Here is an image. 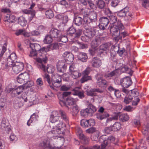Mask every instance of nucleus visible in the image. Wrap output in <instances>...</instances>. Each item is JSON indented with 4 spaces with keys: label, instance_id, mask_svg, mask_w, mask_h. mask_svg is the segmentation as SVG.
<instances>
[{
    "label": "nucleus",
    "instance_id": "53",
    "mask_svg": "<svg viewBox=\"0 0 149 149\" xmlns=\"http://www.w3.org/2000/svg\"><path fill=\"white\" fill-rule=\"evenodd\" d=\"M79 110L78 107L76 105L72 106L71 108V111L74 113V114H77L79 112Z\"/></svg>",
    "mask_w": 149,
    "mask_h": 149
},
{
    "label": "nucleus",
    "instance_id": "38",
    "mask_svg": "<svg viewBox=\"0 0 149 149\" xmlns=\"http://www.w3.org/2000/svg\"><path fill=\"white\" fill-rule=\"evenodd\" d=\"M119 118L123 122L127 121L129 119V117L126 113H123L120 115Z\"/></svg>",
    "mask_w": 149,
    "mask_h": 149
},
{
    "label": "nucleus",
    "instance_id": "62",
    "mask_svg": "<svg viewBox=\"0 0 149 149\" xmlns=\"http://www.w3.org/2000/svg\"><path fill=\"white\" fill-rule=\"evenodd\" d=\"M36 116V113H34L32 115L30 118V119L27 122V125L29 126L30 125L31 123H32L33 120H34V119H33V116Z\"/></svg>",
    "mask_w": 149,
    "mask_h": 149
},
{
    "label": "nucleus",
    "instance_id": "16",
    "mask_svg": "<svg viewBox=\"0 0 149 149\" xmlns=\"http://www.w3.org/2000/svg\"><path fill=\"white\" fill-rule=\"evenodd\" d=\"M60 116L59 113L56 111H53L51 114L50 117V120L53 123L60 122L59 120Z\"/></svg>",
    "mask_w": 149,
    "mask_h": 149
},
{
    "label": "nucleus",
    "instance_id": "8",
    "mask_svg": "<svg viewBox=\"0 0 149 149\" xmlns=\"http://www.w3.org/2000/svg\"><path fill=\"white\" fill-rule=\"evenodd\" d=\"M139 95V92L136 90H131L129 91V95L131 97H134L135 100L133 101L132 103L133 105H136L139 102L140 99L137 97Z\"/></svg>",
    "mask_w": 149,
    "mask_h": 149
},
{
    "label": "nucleus",
    "instance_id": "24",
    "mask_svg": "<svg viewBox=\"0 0 149 149\" xmlns=\"http://www.w3.org/2000/svg\"><path fill=\"white\" fill-rule=\"evenodd\" d=\"M86 31L84 30V35L86 37L91 38L95 35V31L92 29H86Z\"/></svg>",
    "mask_w": 149,
    "mask_h": 149
},
{
    "label": "nucleus",
    "instance_id": "27",
    "mask_svg": "<svg viewBox=\"0 0 149 149\" xmlns=\"http://www.w3.org/2000/svg\"><path fill=\"white\" fill-rule=\"evenodd\" d=\"M63 56L66 58L65 60L70 62H72L74 60V56L71 53L66 52L64 54Z\"/></svg>",
    "mask_w": 149,
    "mask_h": 149
},
{
    "label": "nucleus",
    "instance_id": "46",
    "mask_svg": "<svg viewBox=\"0 0 149 149\" xmlns=\"http://www.w3.org/2000/svg\"><path fill=\"white\" fill-rule=\"evenodd\" d=\"M86 3V5H88L91 9H94L96 8L95 5L91 0L84 1V5Z\"/></svg>",
    "mask_w": 149,
    "mask_h": 149
},
{
    "label": "nucleus",
    "instance_id": "59",
    "mask_svg": "<svg viewBox=\"0 0 149 149\" xmlns=\"http://www.w3.org/2000/svg\"><path fill=\"white\" fill-rule=\"evenodd\" d=\"M142 132L145 135L148 134L149 133V127H144L142 130Z\"/></svg>",
    "mask_w": 149,
    "mask_h": 149
},
{
    "label": "nucleus",
    "instance_id": "28",
    "mask_svg": "<svg viewBox=\"0 0 149 149\" xmlns=\"http://www.w3.org/2000/svg\"><path fill=\"white\" fill-rule=\"evenodd\" d=\"M18 22L21 26H24L26 24L27 21L24 17L21 16L18 18Z\"/></svg>",
    "mask_w": 149,
    "mask_h": 149
},
{
    "label": "nucleus",
    "instance_id": "29",
    "mask_svg": "<svg viewBox=\"0 0 149 149\" xmlns=\"http://www.w3.org/2000/svg\"><path fill=\"white\" fill-rule=\"evenodd\" d=\"M5 17L6 19V21L10 23H15L17 20V18L13 15H8Z\"/></svg>",
    "mask_w": 149,
    "mask_h": 149
},
{
    "label": "nucleus",
    "instance_id": "49",
    "mask_svg": "<svg viewBox=\"0 0 149 149\" xmlns=\"http://www.w3.org/2000/svg\"><path fill=\"white\" fill-rule=\"evenodd\" d=\"M116 73L117 70H114L106 74L104 76L106 78L110 79L111 77L116 74Z\"/></svg>",
    "mask_w": 149,
    "mask_h": 149
},
{
    "label": "nucleus",
    "instance_id": "19",
    "mask_svg": "<svg viewBox=\"0 0 149 149\" xmlns=\"http://www.w3.org/2000/svg\"><path fill=\"white\" fill-rule=\"evenodd\" d=\"M55 77H58V79L56 78V79H54V81H52V86L54 87H58L60 86V84L61 82V76L58 75V74L55 76Z\"/></svg>",
    "mask_w": 149,
    "mask_h": 149
},
{
    "label": "nucleus",
    "instance_id": "26",
    "mask_svg": "<svg viewBox=\"0 0 149 149\" xmlns=\"http://www.w3.org/2000/svg\"><path fill=\"white\" fill-rule=\"evenodd\" d=\"M109 116V114L107 112H104L102 113L96 114V118L100 120H102Z\"/></svg>",
    "mask_w": 149,
    "mask_h": 149
},
{
    "label": "nucleus",
    "instance_id": "6",
    "mask_svg": "<svg viewBox=\"0 0 149 149\" xmlns=\"http://www.w3.org/2000/svg\"><path fill=\"white\" fill-rule=\"evenodd\" d=\"M24 68V64L21 62H16L13 64L10 69L12 68L13 71L16 73H18L22 71Z\"/></svg>",
    "mask_w": 149,
    "mask_h": 149
},
{
    "label": "nucleus",
    "instance_id": "43",
    "mask_svg": "<svg viewBox=\"0 0 149 149\" xmlns=\"http://www.w3.org/2000/svg\"><path fill=\"white\" fill-rule=\"evenodd\" d=\"M70 73L71 74L72 77L75 79L80 77L81 74V73L79 71L75 70Z\"/></svg>",
    "mask_w": 149,
    "mask_h": 149
},
{
    "label": "nucleus",
    "instance_id": "7",
    "mask_svg": "<svg viewBox=\"0 0 149 149\" xmlns=\"http://www.w3.org/2000/svg\"><path fill=\"white\" fill-rule=\"evenodd\" d=\"M67 63L64 60L59 61L56 64V67L58 72L63 73L66 70Z\"/></svg>",
    "mask_w": 149,
    "mask_h": 149
},
{
    "label": "nucleus",
    "instance_id": "45",
    "mask_svg": "<svg viewBox=\"0 0 149 149\" xmlns=\"http://www.w3.org/2000/svg\"><path fill=\"white\" fill-rule=\"evenodd\" d=\"M34 83L33 81H28L23 85L25 89H27L28 88H31L32 86H34Z\"/></svg>",
    "mask_w": 149,
    "mask_h": 149
},
{
    "label": "nucleus",
    "instance_id": "39",
    "mask_svg": "<svg viewBox=\"0 0 149 149\" xmlns=\"http://www.w3.org/2000/svg\"><path fill=\"white\" fill-rule=\"evenodd\" d=\"M55 132V130L53 128L52 130L49 132L47 134V138L49 139H52L55 136L56 134H58V133H54V132Z\"/></svg>",
    "mask_w": 149,
    "mask_h": 149
},
{
    "label": "nucleus",
    "instance_id": "48",
    "mask_svg": "<svg viewBox=\"0 0 149 149\" xmlns=\"http://www.w3.org/2000/svg\"><path fill=\"white\" fill-rule=\"evenodd\" d=\"M45 15L46 17L49 19L52 18L54 16L53 11L50 9L47 10L45 12Z\"/></svg>",
    "mask_w": 149,
    "mask_h": 149
},
{
    "label": "nucleus",
    "instance_id": "40",
    "mask_svg": "<svg viewBox=\"0 0 149 149\" xmlns=\"http://www.w3.org/2000/svg\"><path fill=\"white\" fill-rule=\"evenodd\" d=\"M43 77L45 79V81H47V82L51 88L54 89V88L53 87V86H52L51 83V82L49 76L48 74L45 73V74L43 76Z\"/></svg>",
    "mask_w": 149,
    "mask_h": 149
},
{
    "label": "nucleus",
    "instance_id": "34",
    "mask_svg": "<svg viewBox=\"0 0 149 149\" xmlns=\"http://www.w3.org/2000/svg\"><path fill=\"white\" fill-rule=\"evenodd\" d=\"M111 44L110 43H106L100 45V49L101 50L109 51L111 46Z\"/></svg>",
    "mask_w": 149,
    "mask_h": 149
},
{
    "label": "nucleus",
    "instance_id": "57",
    "mask_svg": "<svg viewBox=\"0 0 149 149\" xmlns=\"http://www.w3.org/2000/svg\"><path fill=\"white\" fill-rule=\"evenodd\" d=\"M22 99L24 101L26 102L28 100L27 94L26 93H23L21 95V98L20 100Z\"/></svg>",
    "mask_w": 149,
    "mask_h": 149
},
{
    "label": "nucleus",
    "instance_id": "25",
    "mask_svg": "<svg viewBox=\"0 0 149 149\" xmlns=\"http://www.w3.org/2000/svg\"><path fill=\"white\" fill-rule=\"evenodd\" d=\"M29 45L30 47L33 51L39 53V51L40 49V46L39 45L36 43H30Z\"/></svg>",
    "mask_w": 149,
    "mask_h": 149
},
{
    "label": "nucleus",
    "instance_id": "31",
    "mask_svg": "<svg viewBox=\"0 0 149 149\" xmlns=\"http://www.w3.org/2000/svg\"><path fill=\"white\" fill-rule=\"evenodd\" d=\"M107 84V81L102 77H100L97 79V84L100 87L102 88Z\"/></svg>",
    "mask_w": 149,
    "mask_h": 149
},
{
    "label": "nucleus",
    "instance_id": "32",
    "mask_svg": "<svg viewBox=\"0 0 149 149\" xmlns=\"http://www.w3.org/2000/svg\"><path fill=\"white\" fill-rule=\"evenodd\" d=\"M87 92V95L91 96H94L96 95L95 92H97L100 93L102 92V91L98 89H94L91 90L89 91H86Z\"/></svg>",
    "mask_w": 149,
    "mask_h": 149
},
{
    "label": "nucleus",
    "instance_id": "33",
    "mask_svg": "<svg viewBox=\"0 0 149 149\" xmlns=\"http://www.w3.org/2000/svg\"><path fill=\"white\" fill-rule=\"evenodd\" d=\"M90 70L91 69L89 67L87 68L84 70V82L91 79V77L88 75Z\"/></svg>",
    "mask_w": 149,
    "mask_h": 149
},
{
    "label": "nucleus",
    "instance_id": "17",
    "mask_svg": "<svg viewBox=\"0 0 149 149\" xmlns=\"http://www.w3.org/2000/svg\"><path fill=\"white\" fill-rule=\"evenodd\" d=\"M49 35L54 40H57V39L61 36V32L55 28H52L49 31Z\"/></svg>",
    "mask_w": 149,
    "mask_h": 149
},
{
    "label": "nucleus",
    "instance_id": "23",
    "mask_svg": "<svg viewBox=\"0 0 149 149\" xmlns=\"http://www.w3.org/2000/svg\"><path fill=\"white\" fill-rule=\"evenodd\" d=\"M92 65L94 67L98 68L102 64L101 61L97 57L94 58L92 62Z\"/></svg>",
    "mask_w": 149,
    "mask_h": 149
},
{
    "label": "nucleus",
    "instance_id": "21",
    "mask_svg": "<svg viewBox=\"0 0 149 149\" xmlns=\"http://www.w3.org/2000/svg\"><path fill=\"white\" fill-rule=\"evenodd\" d=\"M0 126L2 130L8 131V133L11 130L8 127V124L6 122L5 118H4L2 119Z\"/></svg>",
    "mask_w": 149,
    "mask_h": 149
},
{
    "label": "nucleus",
    "instance_id": "14",
    "mask_svg": "<svg viewBox=\"0 0 149 149\" xmlns=\"http://www.w3.org/2000/svg\"><path fill=\"white\" fill-rule=\"evenodd\" d=\"M109 19L107 17H102L100 19L99 28L102 29H104L109 22Z\"/></svg>",
    "mask_w": 149,
    "mask_h": 149
},
{
    "label": "nucleus",
    "instance_id": "10",
    "mask_svg": "<svg viewBox=\"0 0 149 149\" xmlns=\"http://www.w3.org/2000/svg\"><path fill=\"white\" fill-rule=\"evenodd\" d=\"M86 23L88 24L92 22H95L97 20V15L95 12H91L88 15L86 16Z\"/></svg>",
    "mask_w": 149,
    "mask_h": 149
},
{
    "label": "nucleus",
    "instance_id": "5",
    "mask_svg": "<svg viewBox=\"0 0 149 149\" xmlns=\"http://www.w3.org/2000/svg\"><path fill=\"white\" fill-rule=\"evenodd\" d=\"M17 56L15 53H13L8 56L7 60V63L5 64L4 68L7 70L10 69L13 64L15 63L17 59Z\"/></svg>",
    "mask_w": 149,
    "mask_h": 149
},
{
    "label": "nucleus",
    "instance_id": "18",
    "mask_svg": "<svg viewBox=\"0 0 149 149\" xmlns=\"http://www.w3.org/2000/svg\"><path fill=\"white\" fill-rule=\"evenodd\" d=\"M123 29H119L118 30V32H111L113 34H114L115 36H117L116 37L117 38H119L121 39L122 38H124L125 36H128V34L126 31L120 32V30Z\"/></svg>",
    "mask_w": 149,
    "mask_h": 149
},
{
    "label": "nucleus",
    "instance_id": "12",
    "mask_svg": "<svg viewBox=\"0 0 149 149\" xmlns=\"http://www.w3.org/2000/svg\"><path fill=\"white\" fill-rule=\"evenodd\" d=\"M120 83L123 88H127L132 84V81L130 77H126L120 79Z\"/></svg>",
    "mask_w": 149,
    "mask_h": 149
},
{
    "label": "nucleus",
    "instance_id": "54",
    "mask_svg": "<svg viewBox=\"0 0 149 149\" xmlns=\"http://www.w3.org/2000/svg\"><path fill=\"white\" fill-rule=\"evenodd\" d=\"M133 99L132 97L129 95L128 97H125L124 100V102L126 104H128L131 102Z\"/></svg>",
    "mask_w": 149,
    "mask_h": 149
},
{
    "label": "nucleus",
    "instance_id": "64",
    "mask_svg": "<svg viewBox=\"0 0 149 149\" xmlns=\"http://www.w3.org/2000/svg\"><path fill=\"white\" fill-rule=\"evenodd\" d=\"M96 131L95 129V128L92 127L86 130V132L88 133H92Z\"/></svg>",
    "mask_w": 149,
    "mask_h": 149
},
{
    "label": "nucleus",
    "instance_id": "52",
    "mask_svg": "<svg viewBox=\"0 0 149 149\" xmlns=\"http://www.w3.org/2000/svg\"><path fill=\"white\" fill-rule=\"evenodd\" d=\"M76 32L75 29L72 26L69 28L67 31V33L69 34H74Z\"/></svg>",
    "mask_w": 149,
    "mask_h": 149
},
{
    "label": "nucleus",
    "instance_id": "44",
    "mask_svg": "<svg viewBox=\"0 0 149 149\" xmlns=\"http://www.w3.org/2000/svg\"><path fill=\"white\" fill-rule=\"evenodd\" d=\"M95 121L94 120L90 119L87 120L84 122L85 126L88 127L89 126H93L95 125Z\"/></svg>",
    "mask_w": 149,
    "mask_h": 149
},
{
    "label": "nucleus",
    "instance_id": "13",
    "mask_svg": "<svg viewBox=\"0 0 149 149\" xmlns=\"http://www.w3.org/2000/svg\"><path fill=\"white\" fill-rule=\"evenodd\" d=\"M118 65L119 67L118 70H117V72L118 73L119 70H120L121 72H126L129 74L130 75H132V71L128 68L127 66L123 65L121 63H120V65H118V64H117V66Z\"/></svg>",
    "mask_w": 149,
    "mask_h": 149
},
{
    "label": "nucleus",
    "instance_id": "11",
    "mask_svg": "<svg viewBox=\"0 0 149 149\" xmlns=\"http://www.w3.org/2000/svg\"><path fill=\"white\" fill-rule=\"evenodd\" d=\"M29 74L27 72L21 73L18 77L17 80L20 84H23L25 83L29 78Z\"/></svg>",
    "mask_w": 149,
    "mask_h": 149
},
{
    "label": "nucleus",
    "instance_id": "63",
    "mask_svg": "<svg viewBox=\"0 0 149 149\" xmlns=\"http://www.w3.org/2000/svg\"><path fill=\"white\" fill-rule=\"evenodd\" d=\"M24 31V30L23 29H19L15 31V34L17 36H18L20 35L21 34H22L23 32Z\"/></svg>",
    "mask_w": 149,
    "mask_h": 149
},
{
    "label": "nucleus",
    "instance_id": "20",
    "mask_svg": "<svg viewBox=\"0 0 149 149\" xmlns=\"http://www.w3.org/2000/svg\"><path fill=\"white\" fill-rule=\"evenodd\" d=\"M59 123L57 124V125L55 127L53 128L56 132H54V133H58V134L61 133V130L65 126V125L61 121L59 122Z\"/></svg>",
    "mask_w": 149,
    "mask_h": 149
},
{
    "label": "nucleus",
    "instance_id": "42",
    "mask_svg": "<svg viewBox=\"0 0 149 149\" xmlns=\"http://www.w3.org/2000/svg\"><path fill=\"white\" fill-rule=\"evenodd\" d=\"M52 38L50 35L46 36L43 40L44 43L45 44L51 43L53 40Z\"/></svg>",
    "mask_w": 149,
    "mask_h": 149
},
{
    "label": "nucleus",
    "instance_id": "9",
    "mask_svg": "<svg viewBox=\"0 0 149 149\" xmlns=\"http://www.w3.org/2000/svg\"><path fill=\"white\" fill-rule=\"evenodd\" d=\"M39 146L42 149L48 148L50 149H59L58 148L52 146L50 143V142L47 140L43 141L39 145Z\"/></svg>",
    "mask_w": 149,
    "mask_h": 149
},
{
    "label": "nucleus",
    "instance_id": "55",
    "mask_svg": "<svg viewBox=\"0 0 149 149\" xmlns=\"http://www.w3.org/2000/svg\"><path fill=\"white\" fill-rule=\"evenodd\" d=\"M58 45L57 43L52 44L50 45V48L52 50L56 49L58 48Z\"/></svg>",
    "mask_w": 149,
    "mask_h": 149
},
{
    "label": "nucleus",
    "instance_id": "60",
    "mask_svg": "<svg viewBox=\"0 0 149 149\" xmlns=\"http://www.w3.org/2000/svg\"><path fill=\"white\" fill-rule=\"evenodd\" d=\"M134 108H133L130 106H128L126 107L124 109L127 111H131L134 110Z\"/></svg>",
    "mask_w": 149,
    "mask_h": 149
},
{
    "label": "nucleus",
    "instance_id": "15",
    "mask_svg": "<svg viewBox=\"0 0 149 149\" xmlns=\"http://www.w3.org/2000/svg\"><path fill=\"white\" fill-rule=\"evenodd\" d=\"M24 89L23 85L19 86L12 91L11 93V96L13 97L17 96L22 93Z\"/></svg>",
    "mask_w": 149,
    "mask_h": 149
},
{
    "label": "nucleus",
    "instance_id": "58",
    "mask_svg": "<svg viewBox=\"0 0 149 149\" xmlns=\"http://www.w3.org/2000/svg\"><path fill=\"white\" fill-rule=\"evenodd\" d=\"M114 95L116 98H120L121 96V94L118 90H116L114 92Z\"/></svg>",
    "mask_w": 149,
    "mask_h": 149
},
{
    "label": "nucleus",
    "instance_id": "1",
    "mask_svg": "<svg viewBox=\"0 0 149 149\" xmlns=\"http://www.w3.org/2000/svg\"><path fill=\"white\" fill-rule=\"evenodd\" d=\"M47 58L46 56L43 58H37L36 60L38 62L37 64L38 68H40L44 72L47 71L49 73H52L54 70V67L51 65H48L46 67L44 64L47 63Z\"/></svg>",
    "mask_w": 149,
    "mask_h": 149
},
{
    "label": "nucleus",
    "instance_id": "3",
    "mask_svg": "<svg viewBox=\"0 0 149 149\" xmlns=\"http://www.w3.org/2000/svg\"><path fill=\"white\" fill-rule=\"evenodd\" d=\"M117 16L120 18H125V20L130 21L131 19L132 15L129 12V8L125 7L117 13Z\"/></svg>",
    "mask_w": 149,
    "mask_h": 149
},
{
    "label": "nucleus",
    "instance_id": "2",
    "mask_svg": "<svg viewBox=\"0 0 149 149\" xmlns=\"http://www.w3.org/2000/svg\"><path fill=\"white\" fill-rule=\"evenodd\" d=\"M110 22L112 24L110 26V31L111 32H118L119 29H124V27L120 21H117L116 17L111 15L109 17Z\"/></svg>",
    "mask_w": 149,
    "mask_h": 149
},
{
    "label": "nucleus",
    "instance_id": "47",
    "mask_svg": "<svg viewBox=\"0 0 149 149\" xmlns=\"http://www.w3.org/2000/svg\"><path fill=\"white\" fill-rule=\"evenodd\" d=\"M59 113L60 114L61 118L66 123L68 122V117L66 116L65 112L62 110L59 111Z\"/></svg>",
    "mask_w": 149,
    "mask_h": 149
},
{
    "label": "nucleus",
    "instance_id": "35",
    "mask_svg": "<svg viewBox=\"0 0 149 149\" xmlns=\"http://www.w3.org/2000/svg\"><path fill=\"white\" fill-rule=\"evenodd\" d=\"M96 4L97 7L100 9L104 8L105 6V3L102 0H97L96 1Z\"/></svg>",
    "mask_w": 149,
    "mask_h": 149
},
{
    "label": "nucleus",
    "instance_id": "50",
    "mask_svg": "<svg viewBox=\"0 0 149 149\" xmlns=\"http://www.w3.org/2000/svg\"><path fill=\"white\" fill-rule=\"evenodd\" d=\"M73 91L74 92V93H73L74 95H78L80 97H82L84 95L83 93L79 91L77 88L73 89Z\"/></svg>",
    "mask_w": 149,
    "mask_h": 149
},
{
    "label": "nucleus",
    "instance_id": "30",
    "mask_svg": "<svg viewBox=\"0 0 149 149\" xmlns=\"http://www.w3.org/2000/svg\"><path fill=\"white\" fill-rule=\"evenodd\" d=\"M121 128V125L119 122L115 123L113 125L111 126L112 131L115 132L119 130Z\"/></svg>",
    "mask_w": 149,
    "mask_h": 149
},
{
    "label": "nucleus",
    "instance_id": "51",
    "mask_svg": "<svg viewBox=\"0 0 149 149\" xmlns=\"http://www.w3.org/2000/svg\"><path fill=\"white\" fill-rule=\"evenodd\" d=\"M57 41H61L65 43L68 41V39L66 36H62L61 37L60 36L57 39Z\"/></svg>",
    "mask_w": 149,
    "mask_h": 149
},
{
    "label": "nucleus",
    "instance_id": "41",
    "mask_svg": "<svg viewBox=\"0 0 149 149\" xmlns=\"http://www.w3.org/2000/svg\"><path fill=\"white\" fill-rule=\"evenodd\" d=\"M13 105L14 107L16 109H18L21 107L23 105L22 100H19L17 101H15Z\"/></svg>",
    "mask_w": 149,
    "mask_h": 149
},
{
    "label": "nucleus",
    "instance_id": "37",
    "mask_svg": "<svg viewBox=\"0 0 149 149\" xmlns=\"http://www.w3.org/2000/svg\"><path fill=\"white\" fill-rule=\"evenodd\" d=\"M74 21L76 25L80 26L82 24L83 19L80 17L77 16L74 17Z\"/></svg>",
    "mask_w": 149,
    "mask_h": 149
},
{
    "label": "nucleus",
    "instance_id": "36",
    "mask_svg": "<svg viewBox=\"0 0 149 149\" xmlns=\"http://www.w3.org/2000/svg\"><path fill=\"white\" fill-rule=\"evenodd\" d=\"M66 100L67 104L69 105H72L74 104L76 102L75 99L70 96L67 98Z\"/></svg>",
    "mask_w": 149,
    "mask_h": 149
},
{
    "label": "nucleus",
    "instance_id": "61",
    "mask_svg": "<svg viewBox=\"0 0 149 149\" xmlns=\"http://www.w3.org/2000/svg\"><path fill=\"white\" fill-rule=\"evenodd\" d=\"M75 64L74 63H72L71 64L69 67V72L70 73H71L74 71H75Z\"/></svg>",
    "mask_w": 149,
    "mask_h": 149
},
{
    "label": "nucleus",
    "instance_id": "22",
    "mask_svg": "<svg viewBox=\"0 0 149 149\" xmlns=\"http://www.w3.org/2000/svg\"><path fill=\"white\" fill-rule=\"evenodd\" d=\"M96 111V107L92 104H90L88 107L84 109V113H86L87 115L92 114Z\"/></svg>",
    "mask_w": 149,
    "mask_h": 149
},
{
    "label": "nucleus",
    "instance_id": "56",
    "mask_svg": "<svg viewBox=\"0 0 149 149\" xmlns=\"http://www.w3.org/2000/svg\"><path fill=\"white\" fill-rule=\"evenodd\" d=\"M119 2L120 1L119 0H113L111 2V6L112 7H115Z\"/></svg>",
    "mask_w": 149,
    "mask_h": 149
},
{
    "label": "nucleus",
    "instance_id": "4",
    "mask_svg": "<svg viewBox=\"0 0 149 149\" xmlns=\"http://www.w3.org/2000/svg\"><path fill=\"white\" fill-rule=\"evenodd\" d=\"M115 138L113 136L107 137L106 135L102 136L99 139V141L102 144L101 149H105L107 144L110 142H113L115 140Z\"/></svg>",
    "mask_w": 149,
    "mask_h": 149
}]
</instances>
